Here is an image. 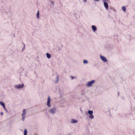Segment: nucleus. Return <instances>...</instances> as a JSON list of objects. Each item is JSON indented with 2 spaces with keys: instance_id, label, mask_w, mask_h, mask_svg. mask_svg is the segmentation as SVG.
<instances>
[{
  "instance_id": "obj_12",
  "label": "nucleus",
  "mask_w": 135,
  "mask_h": 135,
  "mask_svg": "<svg viewBox=\"0 0 135 135\" xmlns=\"http://www.w3.org/2000/svg\"><path fill=\"white\" fill-rule=\"evenodd\" d=\"M0 104L3 107V108L4 107L5 104L3 102L0 101Z\"/></svg>"
},
{
  "instance_id": "obj_20",
  "label": "nucleus",
  "mask_w": 135,
  "mask_h": 135,
  "mask_svg": "<svg viewBox=\"0 0 135 135\" xmlns=\"http://www.w3.org/2000/svg\"><path fill=\"white\" fill-rule=\"evenodd\" d=\"M83 63L84 64H87L88 63V61L86 60H84L83 61Z\"/></svg>"
},
{
  "instance_id": "obj_1",
  "label": "nucleus",
  "mask_w": 135,
  "mask_h": 135,
  "mask_svg": "<svg viewBox=\"0 0 135 135\" xmlns=\"http://www.w3.org/2000/svg\"><path fill=\"white\" fill-rule=\"evenodd\" d=\"M24 85L23 84H16L14 86V88L16 90H20L23 88L24 87Z\"/></svg>"
},
{
  "instance_id": "obj_18",
  "label": "nucleus",
  "mask_w": 135,
  "mask_h": 135,
  "mask_svg": "<svg viewBox=\"0 0 135 135\" xmlns=\"http://www.w3.org/2000/svg\"><path fill=\"white\" fill-rule=\"evenodd\" d=\"M122 9L124 12H125L126 10V7L125 6H123L122 7Z\"/></svg>"
},
{
  "instance_id": "obj_16",
  "label": "nucleus",
  "mask_w": 135,
  "mask_h": 135,
  "mask_svg": "<svg viewBox=\"0 0 135 135\" xmlns=\"http://www.w3.org/2000/svg\"><path fill=\"white\" fill-rule=\"evenodd\" d=\"M70 78L71 80H73L75 79H76L77 78V77L76 76L75 77L73 76H70Z\"/></svg>"
},
{
  "instance_id": "obj_15",
  "label": "nucleus",
  "mask_w": 135,
  "mask_h": 135,
  "mask_svg": "<svg viewBox=\"0 0 135 135\" xmlns=\"http://www.w3.org/2000/svg\"><path fill=\"white\" fill-rule=\"evenodd\" d=\"M39 11H37V17L38 18L39 17Z\"/></svg>"
},
{
  "instance_id": "obj_14",
  "label": "nucleus",
  "mask_w": 135,
  "mask_h": 135,
  "mask_svg": "<svg viewBox=\"0 0 135 135\" xmlns=\"http://www.w3.org/2000/svg\"><path fill=\"white\" fill-rule=\"evenodd\" d=\"M27 131L26 129H25L24 131V135H27Z\"/></svg>"
},
{
  "instance_id": "obj_13",
  "label": "nucleus",
  "mask_w": 135,
  "mask_h": 135,
  "mask_svg": "<svg viewBox=\"0 0 135 135\" xmlns=\"http://www.w3.org/2000/svg\"><path fill=\"white\" fill-rule=\"evenodd\" d=\"M88 112V113L90 115H92L93 113V111L91 110H89Z\"/></svg>"
},
{
  "instance_id": "obj_22",
  "label": "nucleus",
  "mask_w": 135,
  "mask_h": 135,
  "mask_svg": "<svg viewBox=\"0 0 135 135\" xmlns=\"http://www.w3.org/2000/svg\"><path fill=\"white\" fill-rule=\"evenodd\" d=\"M4 108V109L6 111H7V109H6V108H5V106H4V108Z\"/></svg>"
},
{
  "instance_id": "obj_17",
  "label": "nucleus",
  "mask_w": 135,
  "mask_h": 135,
  "mask_svg": "<svg viewBox=\"0 0 135 135\" xmlns=\"http://www.w3.org/2000/svg\"><path fill=\"white\" fill-rule=\"evenodd\" d=\"M89 118L91 119H93L94 118V116L93 115H91L89 116Z\"/></svg>"
},
{
  "instance_id": "obj_7",
  "label": "nucleus",
  "mask_w": 135,
  "mask_h": 135,
  "mask_svg": "<svg viewBox=\"0 0 135 135\" xmlns=\"http://www.w3.org/2000/svg\"><path fill=\"white\" fill-rule=\"evenodd\" d=\"M104 7L107 10L109 8V6L108 3L106 2H104L103 3Z\"/></svg>"
},
{
  "instance_id": "obj_19",
  "label": "nucleus",
  "mask_w": 135,
  "mask_h": 135,
  "mask_svg": "<svg viewBox=\"0 0 135 135\" xmlns=\"http://www.w3.org/2000/svg\"><path fill=\"white\" fill-rule=\"evenodd\" d=\"M50 2L51 3V5H54V2L50 0Z\"/></svg>"
},
{
  "instance_id": "obj_26",
  "label": "nucleus",
  "mask_w": 135,
  "mask_h": 135,
  "mask_svg": "<svg viewBox=\"0 0 135 135\" xmlns=\"http://www.w3.org/2000/svg\"><path fill=\"white\" fill-rule=\"evenodd\" d=\"M67 135H71V134H67Z\"/></svg>"
},
{
  "instance_id": "obj_5",
  "label": "nucleus",
  "mask_w": 135,
  "mask_h": 135,
  "mask_svg": "<svg viewBox=\"0 0 135 135\" xmlns=\"http://www.w3.org/2000/svg\"><path fill=\"white\" fill-rule=\"evenodd\" d=\"M95 80H94L89 81L86 84V86L88 87H90L92 85V84L95 83Z\"/></svg>"
},
{
  "instance_id": "obj_24",
  "label": "nucleus",
  "mask_w": 135,
  "mask_h": 135,
  "mask_svg": "<svg viewBox=\"0 0 135 135\" xmlns=\"http://www.w3.org/2000/svg\"><path fill=\"white\" fill-rule=\"evenodd\" d=\"M3 112H1V115H3Z\"/></svg>"
},
{
  "instance_id": "obj_10",
  "label": "nucleus",
  "mask_w": 135,
  "mask_h": 135,
  "mask_svg": "<svg viewBox=\"0 0 135 135\" xmlns=\"http://www.w3.org/2000/svg\"><path fill=\"white\" fill-rule=\"evenodd\" d=\"M59 81V76L58 75H57L56 78V80H55V83H58V82Z\"/></svg>"
},
{
  "instance_id": "obj_9",
  "label": "nucleus",
  "mask_w": 135,
  "mask_h": 135,
  "mask_svg": "<svg viewBox=\"0 0 135 135\" xmlns=\"http://www.w3.org/2000/svg\"><path fill=\"white\" fill-rule=\"evenodd\" d=\"M91 28L93 31L95 32L97 30V29L96 26L94 25H92L91 26Z\"/></svg>"
},
{
  "instance_id": "obj_25",
  "label": "nucleus",
  "mask_w": 135,
  "mask_h": 135,
  "mask_svg": "<svg viewBox=\"0 0 135 135\" xmlns=\"http://www.w3.org/2000/svg\"><path fill=\"white\" fill-rule=\"evenodd\" d=\"M83 1L85 2H86L87 1V0H83Z\"/></svg>"
},
{
  "instance_id": "obj_21",
  "label": "nucleus",
  "mask_w": 135,
  "mask_h": 135,
  "mask_svg": "<svg viewBox=\"0 0 135 135\" xmlns=\"http://www.w3.org/2000/svg\"><path fill=\"white\" fill-rule=\"evenodd\" d=\"M25 47V44L24 43H23V48L22 49V50L23 51V50L24 49Z\"/></svg>"
},
{
  "instance_id": "obj_2",
  "label": "nucleus",
  "mask_w": 135,
  "mask_h": 135,
  "mask_svg": "<svg viewBox=\"0 0 135 135\" xmlns=\"http://www.w3.org/2000/svg\"><path fill=\"white\" fill-rule=\"evenodd\" d=\"M26 114L27 111L26 109H23L22 111V113L21 114L22 119L23 121L25 119Z\"/></svg>"
},
{
  "instance_id": "obj_11",
  "label": "nucleus",
  "mask_w": 135,
  "mask_h": 135,
  "mask_svg": "<svg viewBox=\"0 0 135 135\" xmlns=\"http://www.w3.org/2000/svg\"><path fill=\"white\" fill-rule=\"evenodd\" d=\"M46 56L49 59H50L51 58V55L50 54H49L48 53H47L46 54Z\"/></svg>"
},
{
  "instance_id": "obj_23",
  "label": "nucleus",
  "mask_w": 135,
  "mask_h": 135,
  "mask_svg": "<svg viewBox=\"0 0 135 135\" xmlns=\"http://www.w3.org/2000/svg\"><path fill=\"white\" fill-rule=\"evenodd\" d=\"M95 2H98L99 1V0H94Z\"/></svg>"
},
{
  "instance_id": "obj_8",
  "label": "nucleus",
  "mask_w": 135,
  "mask_h": 135,
  "mask_svg": "<svg viewBox=\"0 0 135 135\" xmlns=\"http://www.w3.org/2000/svg\"><path fill=\"white\" fill-rule=\"evenodd\" d=\"M70 122L71 123L73 124L76 123H78V121L77 120L73 119H71Z\"/></svg>"
},
{
  "instance_id": "obj_4",
  "label": "nucleus",
  "mask_w": 135,
  "mask_h": 135,
  "mask_svg": "<svg viewBox=\"0 0 135 135\" xmlns=\"http://www.w3.org/2000/svg\"><path fill=\"white\" fill-rule=\"evenodd\" d=\"M51 101V99L49 96H48V98L47 102V106L50 108L51 107L50 103Z\"/></svg>"
},
{
  "instance_id": "obj_3",
  "label": "nucleus",
  "mask_w": 135,
  "mask_h": 135,
  "mask_svg": "<svg viewBox=\"0 0 135 135\" xmlns=\"http://www.w3.org/2000/svg\"><path fill=\"white\" fill-rule=\"evenodd\" d=\"M56 108L53 107L51 108L49 110L48 112L51 114L54 115L56 113Z\"/></svg>"
},
{
  "instance_id": "obj_6",
  "label": "nucleus",
  "mask_w": 135,
  "mask_h": 135,
  "mask_svg": "<svg viewBox=\"0 0 135 135\" xmlns=\"http://www.w3.org/2000/svg\"><path fill=\"white\" fill-rule=\"evenodd\" d=\"M101 59L104 62H106L107 61V58L105 57L100 55V56Z\"/></svg>"
}]
</instances>
